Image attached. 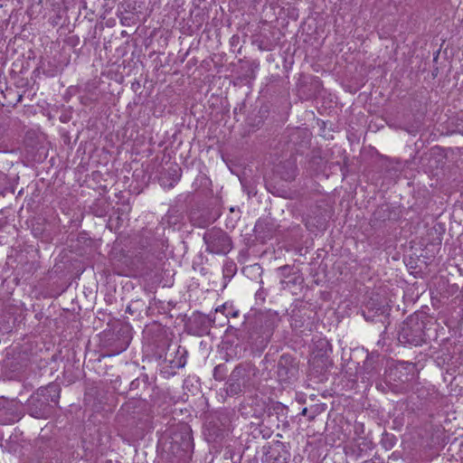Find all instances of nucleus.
I'll list each match as a JSON object with an SVG mask.
<instances>
[{"instance_id": "393cba45", "label": "nucleus", "mask_w": 463, "mask_h": 463, "mask_svg": "<svg viewBox=\"0 0 463 463\" xmlns=\"http://www.w3.org/2000/svg\"><path fill=\"white\" fill-rule=\"evenodd\" d=\"M5 189L3 191H0V196H5Z\"/></svg>"}, {"instance_id": "412c9836", "label": "nucleus", "mask_w": 463, "mask_h": 463, "mask_svg": "<svg viewBox=\"0 0 463 463\" xmlns=\"http://www.w3.org/2000/svg\"><path fill=\"white\" fill-rule=\"evenodd\" d=\"M265 222L266 221H258L257 223L255 224L253 232H258V230H263L264 228L262 227V223Z\"/></svg>"}, {"instance_id": "2eb2a0df", "label": "nucleus", "mask_w": 463, "mask_h": 463, "mask_svg": "<svg viewBox=\"0 0 463 463\" xmlns=\"http://www.w3.org/2000/svg\"><path fill=\"white\" fill-rule=\"evenodd\" d=\"M366 307L369 309H375L377 313L380 312L381 314H383L385 312V306L384 305L375 306L373 304V302L369 301L367 303Z\"/></svg>"}, {"instance_id": "4468645a", "label": "nucleus", "mask_w": 463, "mask_h": 463, "mask_svg": "<svg viewBox=\"0 0 463 463\" xmlns=\"http://www.w3.org/2000/svg\"><path fill=\"white\" fill-rule=\"evenodd\" d=\"M388 210V207L387 206H382L380 208H378L374 213H373V218L375 220H379V219H384L385 216L387 215L386 214V212Z\"/></svg>"}, {"instance_id": "f3484780", "label": "nucleus", "mask_w": 463, "mask_h": 463, "mask_svg": "<svg viewBox=\"0 0 463 463\" xmlns=\"http://www.w3.org/2000/svg\"><path fill=\"white\" fill-rule=\"evenodd\" d=\"M196 213H193L191 216V222L194 223V225H197L200 228H206L207 224L209 223L208 221H203V222L196 223Z\"/></svg>"}, {"instance_id": "a878e982", "label": "nucleus", "mask_w": 463, "mask_h": 463, "mask_svg": "<svg viewBox=\"0 0 463 463\" xmlns=\"http://www.w3.org/2000/svg\"><path fill=\"white\" fill-rule=\"evenodd\" d=\"M173 171L177 175V172L180 171V168H175V169H173Z\"/></svg>"}, {"instance_id": "423d86ee", "label": "nucleus", "mask_w": 463, "mask_h": 463, "mask_svg": "<svg viewBox=\"0 0 463 463\" xmlns=\"http://www.w3.org/2000/svg\"><path fill=\"white\" fill-rule=\"evenodd\" d=\"M184 215L175 209H170L167 213L162 217L159 222V229L163 231L172 230L173 232L182 230L184 226Z\"/></svg>"}, {"instance_id": "9d476101", "label": "nucleus", "mask_w": 463, "mask_h": 463, "mask_svg": "<svg viewBox=\"0 0 463 463\" xmlns=\"http://www.w3.org/2000/svg\"><path fill=\"white\" fill-rule=\"evenodd\" d=\"M269 335H270V330L269 329H265L263 330L261 333H258L257 331H255V329L253 328L252 331H250L249 332V339L253 343V344H257V343H260V344H264V343H267L268 341V338L269 337Z\"/></svg>"}, {"instance_id": "4be33fe9", "label": "nucleus", "mask_w": 463, "mask_h": 463, "mask_svg": "<svg viewBox=\"0 0 463 463\" xmlns=\"http://www.w3.org/2000/svg\"><path fill=\"white\" fill-rule=\"evenodd\" d=\"M226 309V305H222L221 307H218L216 309H215V313H218V312H221V313H223Z\"/></svg>"}, {"instance_id": "f03ea898", "label": "nucleus", "mask_w": 463, "mask_h": 463, "mask_svg": "<svg viewBox=\"0 0 463 463\" xmlns=\"http://www.w3.org/2000/svg\"><path fill=\"white\" fill-rule=\"evenodd\" d=\"M298 373V365L289 354H282L277 364V376L280 383H288L295 380Z\"/></svg>"}, {"instance_id": "6e6552de", "label": "nucleus", "mask_w": 463, "mask_h": 463, "mask_svg": "<svg viewBox=\"0 0 463 463\" xmlns=\"http://www.w3.org/2000/svg\"><path fill=\"white\" fill-rule=\"evenodd\" d=\"M277 173L280 178L291 182L297 175V165L293 161H285L280 163L277 167Z\"/></svg>"}, {"instance_id": "f257e3e1", "label": "nucleus", "mask_w": 463, "mask_h": 463, "mask_svg": "<svg viewBox=\"0 0 463 463\" xmlns=\"http://www.w3.org/2000/svg\"><path fill=\"white\" fill-rule=\"evenodd\" d=\"M426 324L419 315L408 317L400 326L398 340L402 344L420 345L425 342Z\"/></svg>"}, {"instance_id": "ddd939ff", "label": "nucleus", "mask_w": 463, "mask_h": 463, "mask_svg": "<svg viewBox=\"0 0 463 463\" xmlns=\"http://www.w3.org/2000/svg\"><path fill=\"white\" fill-rule=\"evenodd\" d=\"M38 399H43V398L37 394L35 397H32V399L30 400V402H29L31 414L33 416V412L41 408V402H37Z\"/></svg>"}, {"instance_id": "9b49d317", "label": "nucleus", "mask_w": 463, "mask_h": 463, "mask_svg": "<svg viewBox=\"0 0 463 463\" xmlns=\"http://www.w3.org/2000/svg\"><path fill=\"white\" fill-rule=\"evenodd\" d=\"M244 387L241 385L238 381H232L230 375L229 382L227 383L226 392L228 395H236L242 392Z\"/></svg>"}, {"instance_id": "6ab92c4d", "label": "nucleus", "mask_w": 463, "mask_h": 463, "mask_svg": "<svg viewBox=\"0 0 463 463\" xmlns=\"http://www.w3.org/2000/svg\"><path fill=\"white\" fill-rule=\"evenodd\" d=\"M7 224L6 218L0 213V230L5 229Z\"/></svg>"}, {"instance_id": "bb28decb", "label": "nucleus", "mask_w": 463, "mask_h": 463, "mask_svg": "<svg viewBox=\"0 0 463 463\" xmlns=\"http://www.w3.org/2000/svg\"><path fill=\"white\" fill-rule=\"evenodd\" d=\"M2 178H3V179H6V175H2Z\"/></svg>"}, {"instance_id": "7ed1b4c3", "label": "nucleus", "mask_w": 463, "mask_h": 463, "mask_svg": "<svg viewBox=\"0 0 463 463\" xmlns=\"http://www.w3.org/2000/svg\"><path fill=\"white\" fill-rule=\"evenodd\" d=\"M203 241L210 252L226 254L232 249V241L227 233H204Z\"/></svg>"}, {"instance_id": "20e7f679", "label": "nucleus", "mask_w": 463, "mask_h": 463, "mask_svg": "<svg viewBox=\"0 0 463 463\" xmlns=\"http://www.w3.org/2000/svg\"><path fill=\"white\" fill-rule=\"evenodd\" d=\"M38 395L43 399H38L37 402H41V408L33 411V417L43 418L47 411L49 402L58 403L60 398V387L57 384H50L44 388H41L38 391Z\"/></svg>"}, {"instance_id": "1a4fd4ad", "label": "nucleus", "mask_w": 463, "mask_h": 463, "mask_svg": "<svg viewBox=\"0 0 463 463\" xmlns=\"http://www.w3.org/2000/svg\"><path fill=\"white\" fill-rule=\"evenodd\" d=\"M378 364L377 362L373 358H367L361 368V370L364 371V377L366 379H371L374 374L378 372Z\"/></svg>"}, {"instance_id": "39448f33", "label": "nucleus", "mask_w": 463, "mask_h": 463, "mask_svg": "<svg viewBox=\"0 0 463 463\" xmlns=\"http://www.w3.org/2000/svg\"><path fill=\"white\" fill-rule=\"evenodd\" d=\"M258 373L257 367L251 363L241 364L232 372V380L238 381L241 385L247 388L252 384Z\"/></svg>"}, {"instance_id": "aec40b11", "label": "nucleus", "mask_w": 463, "mask_h": 463, "mask_svg": "<svg viewBox=\"0 0 463 463\" xmlns=\"http://www.w3.org/2000/svg\"><path fill=\"white\" fill-rule=\"evenodd\" d=\"M8 151V145L5 142L0 140V153H6Z\"/></svg>"}, {"instance_id": "cd10ccee", "label": "nucleus", "mask_w": 463, "mask_h": 463, "mask_svg": "<svg viewBox=\"0 0 463 463\" xmlns=\"http://www.w3.org/2000/svg\"><path fill=\"white\" fill-rule=\"evenodd\" d=\"M104 1H105V5H107V2H108L109 0H104Z\"/></svg>"}, {"instance_id": "f8f14e48", "label": "nucleus", "mask_w": 463, "mask_h": 463, "mask_svg": "<svg viewBox=\"0 0 463 463\" xmlns=\"http://www.w3.org/2000/svg\"><path fill=\"white\" fill-rule=\"evenodd\" d=\"M236 271H237V266L233 261H227L223 265L222 273H223V278L225 279H230L231 278H232L235 275Z\"/></svg>"}, {"instance_id": "5701e85b", "label": "nucleus", "mask_w": 463, "mask_h": 463, "mask_svg": "<svg viewBox=\"0 0 463 463\" xmlns=\"http://www.w3.org/2000/svg\"><path fill=\"white\" fill-rule=\"evenodd\" d=\"M230 314H232V317H236V316L238 315V311H235V312H232V313H230V312H229V313H227V314L225 315V316H226V317H227Z\"/></svg>"}, {"instance_id": "a211bd4d", "label": "nucleus", "mask_w": 463, "mask_h": 463, "mask_svg": "<svg viewBox=\"0 0 463 463\" xmlns=\"http://www.w3.org/2000/svg\"><path fill=\"white\" fill-rule=\"evenodd\" d=\"M433 229L435 232H446V228L443 226L441 222H437L433 226Z\"/></svg>"}, {"instance_id": "dca6fc26", "label": "nucleus", "mask_w": 463, "mask_h": 463, "mask_svg": "<svg viewBox=\"0 0 463 463\" xmlns=\"http://www.w3.org/2000/svg\"><path fill=\"white\" fill-rule=\"evenodd\" d=\"M222 373H223V366L222 365H217L214 368V371H213L214 378L216 380H222V378H223Z\"/></svg>"}, {"instance_id": "0eeeda50", "label": "nucleus", "mask_w": 463, "mask_h": 463, "mask_svg": "<svg viewBox=\"0 0 463 463\" xmlns=\"http://www.w3.org/2000/svg\"><path fill=\"white\" fill-rule=\"evenodd\" d=\"M329 214L327 213H319L309 215L306 220V228L308 232H325L329 228Z\"/></svg>"}, {"instance_id": "b1692460", "label": "nucleus", "mask_w": 463, "mask_h": 463, "mask_svg": "<svg viewBox=\"0 0 463 463\" xmlns=\"http://www.w3.org/2000/svg\"><path fill=\"white\" fill-rule=\"evenodd\" d=\"M307 408H304V409L302 410L301 414H302V415H306V414H307Z\"/></svg>"}]
</instances>
